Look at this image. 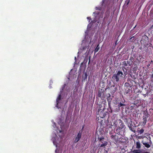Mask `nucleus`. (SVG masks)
<instances>
[{
  "mask_svg": "<svg viewBox=\"0 0 153 153\" xmlns=\"http://www.w3.org/2000/svg\"><path fill=\"white\" fill-rule=\"evenodd\" d=\"M100 108H98V114H100V118L98 117V119L97 121V124L98 127H100V128L102 127V128H106V131L107 133L109 132L110 134L111 135H112L114 132L113 129V126L111 124H110L108 123V124H105V120L103 119H102L101 118L103 119L105 116V113L103 111H102V110H104L105 107L103 108H101V107L99 106Z\"/></svg>",
  "mask_w": 153,
  "mask_h": 153,
  "instance_id": "obj_1",
  "label": "nucleus"
},
{
  "mask_svg": "<svg viewBox=\"0 0 153 153\" xmlns=\"http://www.w3.org/2000/svg\"><path fill=\"white\" fill-rule=\"evenodd\" d=\"M149 38L146 36H143L140 41L141 44V48L143 49L144 50L146 51L149 45Z\"/></svg>",
  "mask_w": 153,
  "mask_h": 153,
  "instance_id": "obj_2",
  "label": "nucleus"
},
{
  "mask_svg": "<svg viewBox=\"0 0 153 153\" xmlns=\"http://www.w3.org/2000/svg\"><path fill=\"white\" fill-rule=\"evenodd\" d=\"M126 75L123 74V72L120 71H119L117 73L114 74L112 77V79L116 82H118L120 78H124Z\"/></svg>",
  "mask_w": 153,
  "mask_h": 153,
  "instance_id": "obj_3",
  "label": "nucleus"
},
{
  "mask_svg": "<svg viewBox=\"0 0 153 153\" xmlns=\"http://www.w3.org/2000/svg\"><path fill=\"white\" fill-rule=\"evenodd\" d=\"M111 139L116 143L123 142L124 141V139L122 137V135L120 134L112 135L110 136Z\"/></svg>",
  "mask_w": 153,
  "mask_h": 153,
  "instance_id": "obj_4",
  "label": "nucleus"
},
{
  "mask_svg": "<svg viewBox=\"0 0 153 153\" xmlns=\"http://www.w3.org/2000/svg\"><path fill=\"white\" fill-rule=\"evenodd\" d=\"M114 124V128L126 127L123 122L120 119H117L115 121Z\"/></svg>",
  "mask_w": 153,
  "mask_h": 153,
  "instance_id": "obj_5",
  "label": "nucleus"
},
{
  "mask_svg": "<svg viewBox=\"0 0 153 153\" xmlns=\"http://www.w3.org/2000/svg\"><path fill=\"white\" fill-rule=\"evenodd\" d=\"M127 126L129 129L134 133H136V131L135 130L136 126L134 123L133 124L132 120L130 119V121L127 124Z\"/></svg>",
  "mask_w": 153,
  "mask_h": 153,
  "instance_id": "obj_6",
  "label": "nucleus"
},
{
  "mask_svg": "<svg viewBox=\"0 0 153 153\" xmlns=\"http://www.w3.org/2000/svg\"><path fill=\"white\" fill-rule=\"evenodd\" d=\"M114 132L117 134H120L123 135L124 134L126 130V127H118L117 128H114Z\"/></svg>",
  "mask_w": 153,
  "mask_h": 153,
  "instance_id": "obj_7",
  "label": "nucleus"
},
{
  "mask_svg": "<svg viewBox=\"0 0 153 153\" xmlns=\"http://www.w3.org/2000/svg\"><path fill=\"white\" fill-rule=\"evenodd\" d=\"M98 139L99 140V141L102 143L101 144H100V147H105L107 145V142L105 140V139L103 137H98Z\"/></svg>",
  "mask_w": 153,
  "mask_h": 153,
  "instance_id": "obj_8",
  "label": "nucleus"
},
{
  "mask_svg": "<svg viewBox=\"0 0 153 153\" xmlns=\"http://www.w3.org/2000/svg\"><path fill=\"white\" fill-rule=\"evenodd\" d=\"M149 114L148 111H146L144 112V115L143 117V120L142 122V124L143 126H145L147 122V118L149 117Z\"/></svg>",
  "mask_w": 153,
  "mask_h": 153,
  "instance_id": "obj_9",
  "label": "nucleus"
},
{
  "mask_svg": "<svg viewBox=\"0 0 153 153\" xmlns=\"http://www.w3.org/2000/svg\"><path fill=\"white\" fill-rule=\"evenodd\" d=\"M137 61H134L133 62L134 67L133 68V72H136L138 69V66L139 65V60L137 58L136 59Z\"/></svg>",
  "mask_w": 153,
  "mask_h": 153,
  "instance_id": "obj_10",
  "label": "nucleus"
},
{
  "mask_svg": "<svg viewBox=\"0 0 153 153\" xmlns=\"http://www.w3.org/2000/svg\"><path fill=\"white\" fill-rule=\"evenodd\" d=\"M82 131L80 130L76 135L74 142L75 143H77L80 139L82 135Z\"/></svg>",
  "mask_w": 153,
  "mask_h": 153,
  "instance_id": "obj_11",
  "label": "nucleus"
},
{
  "mask_svg": "<svg viewBox=\"0 0 153 153\" xmlns=\"http://www.w3.org/2000/svg\"><path fill=\"white\" fill-rule=\"evenodd\" d=\"M123 70L124 72V74L126 75L127 74V70L128 69V67H126L128 65L126 63V61H125L123 62Z\"/></svg>",
  "mask_w": 153,
  "mask_h": 153,
  "instance_id": "obj_12",
  "label": "nucleus"
},
{
  "mask_svg": "<svg viewBox=\"0 0 153 153\" xmlns=\"http://www.w3.org/2000/svg\"><path fill=\"white\" fill-rule=\"evenodd\" d=\"M146 62L148 63L146 66V71L147 72L148 71H149V68L151 67V66H152L153 65V61L152 60L151 61H146Z\"/></svg>",
  "mask_w": 153,
  "mask_h": 153,
  "instance_id": "obj_13",
  "label": "nucleus"
},
{
  "mask_svg": "<svg viewBox=\"0 0 153 153\" xmlns=\"http://www.w3.org/2000/svg\"><path fill=\"white\" fill-rule=\"evenodd\" d=\"M122 119L127 124H128V123L130 119H131L129 117L126 115L123 116L122 117Z\"/></svg>",
  "mask_w": 153,
  "mask_h": 153,
  "instance_id": "obj_14",
  "label": "nucleus"
},
{
  "mask_svg": "<svg viewBox=\"0 0 153 153\" xmlns=\"http://www.w3.org/2000/svg\"><path fill=\"white\" fill-rule=\"evenodd\" d=\"M117 90V88L115 87L114 85H113L110 87V92L112 94L114 95Z\"/></svg>",
  "mask_w": 153,
  "mask_h": 153,
  "instance_id": "obj_15",
  "label": "nucleus"
},
{
  "mask_svg": "<svg viewBox=\"0 0 153 153\" xmlns=\"http://www.w3.org/2000/svg\"><path fill=\"white\" fill-rule=\"evenodd\" d=\"M104 93L103 91H102V90L101 89L100 90H99L98 94V96L99 97L102 98L104 97Z\"/></svg>",
  "mask_w": 153,
  "mask_h": 153,
  "instance_id": "obj_16",
  "label": "nucleus"
},
{
  "mask_svg": "<svg viewBox=\"0 0 153 153\" xmlns=\"http://www.w3.org/2000/svg\"><path fill=\"white\" fill-rule=\"evenodd\" d=\"M61 95L60 94L57 97L56 100V107H57L58 108H59V107L58 106V105L59 103V101L61 100Z\"/></svg>",
  "mask_w": 153,
  "mask_h": 153,
  "instance_id": "obj_17",
  "label": "nucleus"
},
{
  "mask_svg": "<svg viewBox=\"0 0 153 153\" xmlns=\"http://www.w3.org/2000/svg\"><path fill=\"white\" fill-rule=\"evenodd\" d=\"M108 97L107 98V100L108 102V106L110 105L111 102V95L109 93L108 94Z\"/></svg>",
  "mask_w": 153,
  "mask_h": 153,
  "instance_id": "obj_18",
  "label": "nucleus"
},
{
  "mask_svg": "<svg viewBox=\"0 0 153 153\" xmlns=\"http://www.w3.org/2000/svg\"><path fill=\"white\" fill-rule=\"evenodd\" d=\"M144 130L143 128H138L137 129V131L136 132H137L138 133V134H142L144 132Z\"/></svg>",
  "mask_w": 153,
  "mask_h": 153,
  "instance_id": "obj_19",
  "label": "nucleus"
},
{
  "mask_svg": "<svg viewBox=\"0 0 153 153\" xmlns=\"http://www.w3.org/2000/svg\"><path fill=\"white\" fill-rule=\"evenodd\" d=\"M142 143L147 148H149L150 147L151 145H150L149 144L147 143L144 140H143L142 142Z\"/></svg>",
  "mask_w": 153,
  "mask_h": 153,
  "instance_id": "obj_20",
  "label": "nucleus"
},
{
  "mask_svg": "<svg viewBox=\"0 0 153 153\" xmlns=\"http://www.w3.org/2000/svg\"><path fill=\"white\" fill-rule=\"evenodd\" d=\"M125 89V94H127L129 93L130 91L131 88H129L124 87Z\"/></svg>",
  "mask_w": 153,
  "mask_h": 153,
  "instance_id": "obj_21",
  "label": "nucleus"
},
{
  "mask_svg": "<svg viewBox=\"0 0 153 153\" xmlns=\"http://www.w3.org/2000/svg\"><path fill=\"white\" fill-rule=\"evenodd\" d=\"M127 82L129 83L132 86H133V82H134V81L132 79L130 78H128L127 79Z\"/></svg>",
  "mask_w": 153,
  "mask_h": 153,
  "instance_id": "obj_22",
  "label": "nucleus"
},
{
  "mask_svg": "<svg viewBox=\"0 0 153 153\" xmlns=\"http://www.w3.org/2000/svg\"><path fill=\"white\" fill-rule=\"evenodd\" d=\"M126 106V105L125 104L120 102V103L118 105L117 107L120 109V107H122L121 108V109H122V108H123V107H122L124 106Z\"/></svg>",
  "mask_w": 153,
  "mask_h": 153,
  "instance_id": "obj_23",
  "label": "nucleus"
},
{
  "mask_svg": "<svg viewBox=\"0 0 153 153\" xmlns=\"http://www.w3.org/2000/svg\"><path fill=\"white\" fill-rule=\"evenodd\" d=\"M132 86L129 83L127 82H126L124 84V87L129 88H131Z\"/></svg>",
  "mask_w": 153,
  "mask_h": 153,
  "instance_id": "obj_24",
  "label": "nucleus"
},
{
  "mask_svg": "<svg viewBox=\"0 0 153 153\" xmlns=\"http://www.w3.org/2000/svg\"><path fill=\"white\" fill-rule=\"evenodd\" d=\"M136 147L137 149H139L141 147V144L140 142L139 141L137 142L136 143Z\"/></svg>",
  "mask_w": 153,
  "mask_h": 153,
  "instance_id": "obj_25",
  "label": "nucleus"
},
{
  "mask_svg": "<svg viewBox=\"0 0 153 153\" xmlns=\"http://www.w3.org/2000/svg\"><path fill=\"white\" fill-rule=\"evenodd\" d=\"M99 44H98L97 45L96 48H95V49L94 51V53H95L96 52H98V51L99 50L100 48L99 47Z\"/></svg>",
  "mask_w": 153,
  "mask_h": 153,
  "instance_id": "obj_26",
  "label": "nucleus"
},
{
  "mask_svg": "<svg viewBox=\"0 0 153 153\" xmlns=\"http://www.w3.org/2000/svg\"><path fill=\"white\" fill-rule=\"evenodd\" d=\"M133 153H140L141 151L140 150H134L132 151Z\"/></svg>",
  "mask_w": 153,
  "mask_h": 153,
  "instance_id": "obj_27",
  "label": "nucleus"
},
{
  "mask_svg": "<svg viewBox=\"0 0 153 153\" xmlns=\"http://www.w3.org/2000/svg\"><path fill=\"white\" fill-rule=\"evenodd\" d=\"M135 55H134L133 57L131 56L129 58V60L131 62H132L134 60V57L135 58Z\"/></svg>",
  "mask_w": 153,
  "mask_h": 153,
  "instance_id": "obj_28",
  "label": "nucleus"
},
{
  "mask_svg": "<svg viewBox=\"0 0 153 153\" xmlns=\"http://www.w3.org/2000/svg\"><path fill=\"white\" fill-rule=\"evenodd\" d=\"M126 63L129 66H131V65L132 64V62H131L129 60H128L126 61Z\"/></svg>",
  "mask_w": 153,
  "mask_h": 153,
  "instance_id": "obj_29",
  "label": "nucleus"
},
{
  "mask_svg": "<svg viewBox=\"0 0 153 153\" xmlns=\"http://www.w3.org/2000/svg\"><path fill=\"white\" fill-rule=\"evenodd\" d=\"M83 77L84 80H85V79H87V75L86 72L84 74V76H83Z\"/></svg>",
  "mask_w": 153,
  "mask_h": 153,
  "instance_id": "obj_30",
  "label": "nucleus"
},
{
  "mask_svg": "<svg viewBox=\"0 0 153 153\" xmlns=\"http://www.w3.org/2000/svg\"><path fill=\"white\" fill-rule=\"evenodd\" d=\"M109 108V109H108V111L110 112V113H112V110L111 109V108L110 107V106H108Z\"/></svg>",
  "mask_w": 153,
  "mask_h": 153,
  "instance_id": "obj_31",
  "label": "nucleus"
},
{
  "mask_svg": "<svg viewBox=\"0 0 153 153\" xmlns=\"http://www.w3.org/2000/svg\"><path fill=\"white\" fill-rule=\"evenodd\" d=\"M102 9V7H96V10H101Z\"/></svg>",
  "mask_w": 153,
  "mask_h": 153,
  "instance_id": "obj_32",
  "label": "nucleus"
},
{
  "mask_svg": "<svg viewBox=\"0 0 153 153\" xmlns=\"http://www.w3.org/2000/svg\"><path fill=\"white\" fill-rule=\"evenodd\" d=\"M130 0H126V5H128V4L130 2Z\"/></svg>",
  "mask_w": 153,
  "mask_h": 153,
  "instance_id": "obj_33",
  "label": "nucleus"
},
{
  "mask_svg": "<svg viewBox=\"0 0 153 153\" xmlns=\"http://www.w3.org/2000/svg\"><path fill=\"white\" fill-rule=\"evenodd\" d=\"M110 85H108L106 87L105 90H106L107 89H109L110 90Z\"/></svg>",
  "mask_w": 153,
  "mask_h": 153,
  "instance_id": "obj_34",
  "label": "nucleus"
},
{
  "mask_svg": "<svg viewBox=\"0 0 153 153\" xmlns=\"http://www.w3.org/2000/svg\"><path fill=\"white\" fill-rule=\"evenodd\" d=\"M93 14L94 15H98L100 14V12H94L93 13Z\"/></svg>",
  "mask_w": 153,
  "mask_h": 153,
  "instance_id": "obj_35",
  "label": "nucleus"
},
{
  "mask_svg": "<svg viewBox=\"0 0 153 153\" xmlns=\"http://www.w3.org/2000/svg\"><path fill=\"white\" fill-rule=\"evenodd\" d=\"M87 19L89 20V22H90V21L91 20V19L90 17H88Z\"/></svg>",
  "mask_w": 153,
  "mask_h": 153,
  "instance_id": "obj_36",
  "label": "nucleus"
},
{
  "mask_svg": "<svg viewBox=\"0 0 153 153\" xmlns=\"http://www.w3.org/2000/svg\"><path fill=\"white\" fill-rule=\"evenodd\" d=\"M134 36H132L131 38H130V40L131 39H134Z\"/></svg>",
  "mask_w": 153,
  "mask_h": 153,
  "instance_id": "obj_37",
  "label": "nucleus"
},
{
  "mask_svg": "<svg viewBox=\"0 0 153 153\" xmlns=\"http://www.w3.org/2000/svg\"><path fill=\"white\" fill-rule=\"evenodd\" d=\"M134 36H132L131 38H130V40L131 39H134Z\"/></svg>",
  "mask_w": 153,
  "mask_h": 153,
  "instance_id": "obj_38",
  "label": "nucleus"
},
{
  "mask_svg": "<svg viewBox=\"0 0 153 153\" xmlns=\"http://www.w3.org/2000/svg\"><path fill=\"white\" fill-rule=\"evenodd\" d=\"M142 153H150V152H143Z\"/></svg>",
  "mask_w": 153,
  "mask_h": 153,
  "instance_id": "obj_39",
  "label": "nucleus"
},
{
  "mask_svg": "<svg viewBox=\"0 0 153 153\" xmlns=\"http://www.w3.org/2000/svg\"><path fill=\"white\" fill-rule=\"evenodd\" d=\"M103 105H104V106L105 107V104H103Z\"/></svg>",
  "mask_w": 153,
  "mask_h": 153,
  "instance_id": "obj_40",
  "label": "nucleus"
},
{
  "mask_svg": "<svg viewBox=\"0 0 153 153\" xmlns=\"http://www.w3.org/2000/svg\"><path fill=\"white\" fill-rule=\"evenodd\" d=\"M106 152V153L105 152V153H107V151H106V152Z\"/></svg>",
  "mask_w": 153,
  "mask_h": 153,
  "instance_id": "obj_41",
  "label": "nucleus"
},
{
  "mask_svg": "<svg viewBox=\"0 0 153 153\" xmlns=\"http://www.w3.org/2000/svg\"><path fill=\"white\" fill-rule=\"evenodd\" d=\"M136 25L134 27V28H135V27H136Z\"/></svg>",
  "mask_w": 153,
  "mask_h": 153,
  "instance_id": "obj_42",
  "label": "nucleus"
},
{
  "mask_svg": "<svg viewBox=\"0 0 153 153\" xmlns=\"http://www.w3.org/2000/svg\"><path fill=\"white\" fill-rule=\"evenodd\" d=\"M134 92L135 93H136L135 92V91H134Z\"/></svg>",
  "mask_w": 153,
  "mask_h": 153,
  "instance_id": "obj_43",
  "label": "nucleus"
},
{
  "mask_svg": "<svg viewBox=\"0 0 153 153\" xmlns=\"http://www.w3.org/2000/svg\"><path fill=\"white\" fill-rule=\"evenodd\" d=\"M150 142H151V140H150Z\"/></svg>",
  "mask_w": 153,
  "mask_h": 153,
  "instance_id": "obj_44",
  "label": "nucleus"
},
{
  "mask_svg": "<svg viewBox=\"0 0 153 153\" xmlns=\"http://www.w3.org/2000/svg\"><path fill=\"white\" fill-rule=\"evenodd\" d=\"M109 24H110V23H109L108 25H109Z\"/></svg>",
  "mask_w": 153,
  "mask_h": 153,
  "instance_id": "obj_45",
  "label": "nucleus"
},
{
  "mask_svg": "<svg viewBox=\"0 0 153 153\" xmlns=\"http://www.w3.org/2000/svg\"><path fill=\"white\" fill-rule=\"evenodd\" d=\"M83 128V127H82V129Z\"/></svg>",
  "mask_w": 153,
  "mask_h": 153,
  "instance_id": "obj_46",
  "label": "nucleus"
},
{
  "mask_svg": "<svg viewBox=\"0 0 153 153\" xmlns=\"http://www.w3.org/2000/svg\"><path fill=\"white\" fill-rule=\"evenodd\" d=\"M152 77H153V75H152Z\"/></svg>",
  "mask_w": 153,
  "mask_h": 153,
  "instance_id": "obj_47",
  "label": "nucleus"
}]
</instances>
